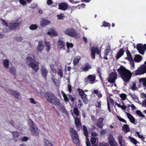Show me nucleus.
Listing matches in <instances>:
<instances>
[{
    "instance_id": "nucleus-1",
    "label": "nucleus",
    "mask_w": 146,
    "mask_h": 146,
    "mask_svg": "<svg viewBox=\"0 0 146 146\" xmlns=\"http://www.w3.org/2000/svg\"><path fill=\"white\" fill-rule=\"evenodd\" d=\"M117 71L124 82H129L132 76V73L129 70L121 66Z\"/></svg>"
},
{
    "instance_id": "nucleus-2",
    "label": "nucleus",
    "mask_w": 146,
    "mask_h": 146,
    "mask_svg": "<svg viewBox=\"0 0 146 146\" xmlns=\"http://www.w3.org/2000/svg\"><path fill=\"white\" fill-rule=\"evenodd\" d=\"M45 96L48 102L51 103L57 106L60 105L59 100L52 93L47 92L45 94Z\"/></svg>"
},
{
    "instance_id": "nucleus-3",
    "label": "nucleus",
    "mask_w": 146,
    "mask_h": 146,
    "mask_svg": "<svg viewBox=\"0 0 146 146\" xmlns=\"http://www.w3.org/2000/svg\"><path fill=\"white\" fill-rule=\"evenodd\" d=\"M28 123L29 126V129L32 134L34 136L38 135L39 133V130L37 129L33 122L32 120L29 119Z\"/></svg>"
},
{
    "instance_id": "nucleus-4",
    "label": "nucleus",
    "mask_w": 146,
    "mask_h": 146,
    "mask_svg": "<svg viewBox=\"0 0 146 146\" xmlns=\"http://www.w3.org/2000/svg\"><path fill=\"white\" fill-rule=\"evenodd\" d=\"M35 61V60L30 56H28L26 58V63L35 72H36L38 70L39 66L34 63Z\"/></svg>"
},
{
    "instance_id": "nucleus-5",
    "label": "nucleus",
    "mask_w": 146,
    "mask_h": 146,
    "mask_svg": "<svg viewBox=\"0 0 146 146\" xmlns=\"http://www.w3.org/2000/svg\"><path fill=\"white\" fill-rule=\"evenodd\" d=\"M0 21L3 25H5L6 26H8L9 29L11 30L15 29L18 27L20 23V22H18L17 20L9 23L8 25V24L4 20L1 19Z\"/></svg>"
},
{
    "instance_id": "nucleus-6",
    "label": "nucleus",
    "mask_w": 146,
    "mask_h": 146,
    "mask_svg": "<svg viewBox=\"0 0 146 146\" xmlns=\"http://www.w3.org/2000/svg\"><path fill=\"white\" fill-rule=\"evenodd\" d=\"M65 34L72 37H75L77 35V33L75 30L70 28L66 29L64 32Z\"/></svg>"
},
{
    "instance_id": "nucleus-7",
    "label": "nucleus",
    "mask_w": 146,
    "mask_h": 146,
    "mask_svg": "<svg viewBox=\"0 0 146 146\" xmlns=\"http://www.w3.org/2000/svg\"><path fill=\"white\" fill-rule=\"evenodd\" d=\"M146 65L143 64L135 71V74L136 75L143 74L146 72V61L145 62Z\"/></svg>"
},
{
    "instance_id": "nucleus-8",
    "label": "nucleus",
    "mask_w": 146,
    "mask_h": 146,
    "mask_svg": "<svg viewBox=\"0 0 146 146\" xmlns=\"http://www.w3.org/2000/svg\"><path fill=\"white\" fill-rule=\"evenodd\" d=\"M117 74L116 72H112L110 73L108 78L109 82L111 83H114L117 79Z\"/></svg>"
},
{
    "instance_id": "nucleus-9",
    "label": "nucleus",
    "mask_w": 146,
    "mask_h": 146,
    "mask_svg": "<svg viewBox=\"0 0 146 146\" xmlns=\"http://www.w3.org/2000/svg\"><path fill=\"white\" fill-rule=\"evenodd\" d=\"M137 47L139 53L142 55L144 54L145 51L146 50V44L144 46L143 44H137Z\"/></svg>"
},
{
    "instance_id": "nucleus-10",
    "label": "nucleus",
    "mask_w": 146,
    "mask_h": 146,
    "mask_svg": "<svg viewBox=\"0 0 146 146\" xmlns=\"http://www.w3.org/2000/svg\"><path fill=\"white\" fill-rule=\"evenodd\" d=\"M108 143L110 146H117V144L112 135H110L108 138Z\"/></svg>"
},
{
    "instance_id": "nucleus-11",
    "label": "nucleus",
    "mask_w": 146,
    "mask_h": 146,
    "mask_svg": "<svg viewBox=\"0 0 146 146\" xmlns=\"http://www.w3.org/2000/svg\"><path fill=\"white\" fill-rule=\"evenodd\" d=\"M58 46L60 50H64L65 48V43L64 42L63 39H60L58 42Z\"/></svg>"
},
{
    "instance_id": "nucleus-12",
    "label": "nucleus",
    "mask_w": 146,
    "mask_h": 146,
    "mask_svg": "<svg viewBox=\"0 0 146 146\" xmlns=\"http://www.w3.org/2000/svg\"><path fill=\"white\" fill-rule=\"evenodd\" d=\"M91 57L92 58L94 59L95 58V54L96 52L97 54H100V52L99 49L96 47L93 46L91 48Z\"/></svg>"
},
{
    "instance_id": "nucleus-13",
    "label": "nucleus",
    "mask_w": 146,
    "mask_h": 146,
    "mask_svg": "<svg viewBox=\"0 0 146 146\" xmlns=\"http://www.w3.org/2000/svg\"><path fill=\"white\" fill-rule=\"evenodd\" d=\"M43 43V41L42 40H40L38 42L36 50L39 52H41L44 48V46L42 44Z\"/></svg>"
},
{
    "instance_id": "nucleus-14",
    "label": "nucleus",
    "mask_w": 146,
    "mask_h": 146,
    "mask_svg": "<svg viewBox=\"0 0 146 146\" xmlns=\"http://www.w3.org/2000/svg\"><path fill=\"white\" fill-rule=\"evenodd\" d=\"M86 79L88 80L90 84H93L95 83L96 76L95 75H90L87 77Z\"/></svg>"
},
{
    "instance_id": "nucleus-15",
    "label": "nucleus",
    "mask_w": 146,
    "mask_h": 146,
    "mask_svg": "<svg viewBox=\"0 0 146 146\" xmlns=\"http://www.w3.org/2000/svg\"><path fill=\"white\" fill-rule=\"evenodd\" d=\"M68 7V5L65 2L60 3L58 5V9L63 11L66 10Z\"/></svg>"
},
{
    "instance_id": "nucleus-16",
    "label": "nucleus",
    "mask_w": 146,
    "mask_h": 146,
    "mask_svg": "<svg viewBox=\"0 0 146 146\" xmlns=\"http://www.w3.org/2000/svg\"><path fill=\"white\" fill-rule=\"evenodd\" d=\"M48 72V71L46 68L44 66H42L41 70V72L42 76L46 78Z\"/></svg>"
},
{
    "instance_id": "nucleus-17",
    "label": "nucleus",
    "mask_w": 146,
    "mask_h": 146,
    "mask_svg": "<svg viewBox=\"0 0 146 146\" xmlns=\"http://www.w3.org/2000/svg\"><path fill=\"white\" fill-rule=\"evenodd\" d=\"M80 117V116H79L74 118L75 124L77 129L79 130L80 129V127H81V123L79 119Z\"/></svg>"
},
{
    "instance_id": "nucleus-18",
    "label": "nucleus",
    "mask_w": 146,
    "mask_h": 146,
    "mask_svg": "<svg viewBox=\"0 0 146 146\" xmlns=\"http://www.w3.org/2000/svg\"><path fill=\"white\" fill-rule=\"evenodd\" d=\"M104 118L102 117L100 118L98 120L97 123V126L100 128H102L104 124L102 123Z\"/></svg>"
},
{
    "instance_id": "nucleus-19",
    "label": "nucleus",
    "mask_w": 146,
    "mask_h": 146,
    "mask_svg": "<svg viewBox=\"0 0 146 146\" xmlns=\"http://www.w3.org/2000/svg\"><path fill=\"white\" fill-rule=\"evenodd\" d=\"M50 22L44 19H42L40 21V25L42 26H44L50 24Z\"/></svg>"
},
{
    "instance_id": "nucleus-20",
    "label": "nucleus",
    "mask_w": 146,
    "mask_h": 146,
    "mask_svg": "<svg viewBox=\"0 0 146 146\" xmlns=\"http://www.w3.org/2000/svg\"><path fill=\"white\" fill-rule=\"evenodd\" d=\"M119 144L121 146H124L125 145V141L123 139V137L119 135L117 137Z\"/></svg>"
},
{
    "instance_id": "nucleus-21",
    "label": "nucleus",
    "mask_w": 146,
    "mask_h": 146,
    "mask_svg": "<svg viewBox=\"0 0 146 146\" xmlns=\"http://www.w3.org/2000/svg\"><path fill=\"white\" fill-rule=\"evenodd\" d=\"M47 34L49 35H53L54 36H56L58 35L55 30L52 28H50Z\"/></svg>"
},
{
    "instance_id": "nucleus-22",
    "label": "nucleus",
    "mask_w": 146,
    "mask_h": 146,
    "mask_svg": "<svg viewBox=\"0 0 146 146\" xmlns=\"http://www.w3.org/2000/svg\"><path fill=\"white\" fill-rule=\"evenodd\" d=\"M70 131L72 138L74 137H76L78 135L77 132L73 128H70Z\"/></svg>"
},
{
    "instance_id": "nucleus-23",
    "label": "nucleus",
    "mask_w": 146,
    "mask_h": 146,
    "mask_svg": "<svg viewBox=\"0 0 146 146\" xmlns=\"http://www.w3.org/2000/svg\"><path fill=\"white\" fill-rule=\"evenodd\" d=\"M58 109L59 110L62 111V113H64L66 115H68V113L63 106L60 105Z\"/></svg>"
},
{
    "instance_id": "nucleus-24",
    "label": "nucleus",
    "mask_w": 146,
    "mask_h": 146,
    "mask_svg": "<svg viewBox=\"0 0 146 146\" xmlns=\"http://www.w3.org/2000/svg\"><path fill=\"white\" fill-rule=\"evenodd\" d=\"M9 60L7 59L3 60V63L4 67L6 69H8L9 67Z\"/></svg>"
},
{
    "instance_id": "nucleus-25",
    "label": "nucleus",
    "mask_w": 146,
    "mask_h": 146,
    "mask_svg": "<svg viewBox=\"0 0 146 146\" xmlns=\"http://www.w3.org/2000/svg\"><path fill=\"white\" fill-rule=\"evenodd\" d=\"M127 115L130 121L132 123L135 124V118L129 113H127Z\"/></svg>"
},
{
    "instance_id": "nucleus-26",
    "label": "nucleus",
    "mask_w": 146,
    "mask_h": 146,
    "mask_svg": "<svg viewBox=\"0 0 146 146\" xmlns=\"http://www.w3.org/2000/svg\"><path fill=\"white\" fill-rule=\"evenodd\" d=\"M142 59V56L139 54L136 55L134 58V60L136 62H140L141 60Z\"/></svg>"
},
{
    "instance_id": "nucleus-27",
    "label": "nucleus",
    "mask_w": 146,
    "mask_h": 146,
    "mask_svg": "<svg viewBox=\"0 0 146 146\" xmlns=\"http://www.w3.org/2000/svg\"><path fill=\"white\" fill-rule=\"evenodd\" d=\"M124 51L123 48H121L119 51L116 56L117 59H118L123 54Z\"/></svg>"
},
{
    "instance_id": "nucleus-28",
    "label": "nucleus",
    "mask_w": 146,
    "mask_h": 146,
    "mask_svg": "<svg viewBox=\"0 0 146 146\" xmlns=\"http://www.w3.org/2000/svg\"><path fill=\"white\" fill-rule=\"evenodd\" d=\"M9 91L11 94L16 98H18L20 95L19 93L18 92L12 90L11 89H10Z\"/></svg>"
},
{
    "instance_id": "nucleus-29",
    "label": "nucleus",
    "mask_w": 146,
    "mask_h": 146,
    "mask_svg": "<svg viewBox=\"0 0 146 146\" xmlns=\"http://www.w3.org/2000/svg\"><path fill=\"white\" fill-rule=\"evenodd\" d=\"M139 81L140 83L145 87V89H146V78H141L139 79Z\"/></svg>"
},
{
    "instance_id": "nucleus-30",
    "label": "nucleus",
    "mask_w": 146,
    "mask_h": 146,
    "mask_svg": "<svg viewBox=\"0 0 146 146\" xmlns=\"http://www.w3.org/2000/svg\"><path fill=\"white\" fill-rule=\"evenodd\" d=\"M91 68V65H89L88 64H86L85 66L82 68V69L83 71L86 72V71H88Z\"/></svg>"
},
{
    "instance_id": "nucleus-31",
    "label": "nucleus",
    "mask_w": 146,
    "mask_h": 146,
    "mask_svg": "<svg viewBox=\"0 0 146 146\" xmlns=\"http://www.w3.org/2000/svg\"><path fill=\"white\" fill-rule=\"evenodd\" d=\"M81 58L80 56H77L73 60V62L74 65H77L79 62V61Z\"/></svg>"
},
{
    "instance_id": "nucleus-32",
    "label": "nucleus",
    "mask_w": 146,
    "mask_h": 146,
    "mask_svg": "<svg viewBox=\"0 0 146 146\" xmlns=\"http://www.w3.org/2000/svg\"><path fill=\"white\" fill-rule=\"evenodd\" d=\"M122 129L125 132L127 133L129 131V126L127 124L124 125Z\"/></svg>"
},
{
    "instance_id": "nucleus-33",
    "label": "nucleus",
    "mask_w": 146,
    "mask_h": 146,
    "mask_svg": "<svg viewBox=\"0 0 146 146\" xmlns=\"http://www.w3.org/2000/svg\"><path fill=\"white\" fill-rule=\"evenodd\" d=\"M73 142L75 144H78L79 142V140L78 138V135L76 137H72Z\"/></svg>"
},
{
    "instance_id": "nucleus-34",
    "label": "nucleus",
    "mask_w": 146,
    "mask_h": 146,
    "mask_svg": "<svg viewBox=\"0 0 146 146\" xmlns=\"http://www.w3.org/2000/svg\"><path fill=\"white\" fill-rule=\"evenodd\" d=\"M14 140L15 141H17V139L18 138L19 134L17 132H13L12 133Z\"/></svg>"
},
{
    "instance_id": "nucleus-35",
    "label": "nucleus",
    "mask_w": 146,
    "mask_h": 146,
    "mask_svg": "<svg viewBox=\"0 0 146 146\" xmlns=\"http://www.w3.org/2000/svg\"><path fill=\"white\" fill-rule=\"evenodd\" d=\"M9 72L12 74L15 75L16 74V70L15 68L10 67L9 69Z\"/></svg>"
},
{
    "instance_id": "nucleus-36",
    "label": "nucleus",
    "mask_w": 146,
    "mask_h": 146,
    "mask_svg": "<svg viewBox=\"0 0 146 146\" xmlns=\"http://www.w3.org/2000/svg\"><path fill=\"white\" fill-rule=\"evenodd\" d=\"M77 91L78 92L80 95L81 97L84 96H86V95L84 94V91L83 90L80 89H78Z\"/></svg>"
},
{
    "instance_id": "nucleus-37",
    "label": "nucleus",
    "mask_w": 146,
    "mask_h": 146,
    "mask_svg": "<svg viewBox=\"0 0 146 146\" xmlns=\"http://www.w3.org/2000/svg\"><path fill=\"white\" fill-rule=\"evenodd\" d=\"M127 54V59L129 61L133 59L131 56V55L129 51H126Z\"/></svg>"
},
{
    "instance_id": "nucleus-38",
    "label": "nucleus",
    "mask_w": 146,
    "mask_h": 146,
    "mask_svg": "<svg viewBox=\"0 0 146 146\" xmlns=\"http://www.w3.org/2000/svg\"><path fill=\"white\" fill-rule=\"evenodd\" d=\"M110 102V103L111 104H113L114 103V101L113 99L110 98L109 99H107V104H108V109L110 110V104L109 102Z\"/></svg>"
},
{
    "instance_id": "nucleus-39",
    "label": "nucleus",
    "mask_w": 146,
    "mask_h": 146,
    "mask_svg": "<svg viewBox=\"0 0 146 146\" xmlns=\"http://www.w3.org/2000/svg\"><path fill=\"white\" fill-rule=\"evenodd\" d=\"M45 46L46 47V50L47 52H48L50 49V44L49 42H45Z\"/></svg>"
},
{
    "instance_id": "nucleus-40",
    "label": "nucleus",
    "mask_w": 146,
    "mask_h": 146,
    "mask_svg": "<svg viewBox=\"0 0 146 146\" xmlns=\"http://www.w3.org/2000/svg\"><path fill=\"white\" fill-rule=\"evenodd\" d=\"M83 129L84 135L86 137H87L88 136V131L86 127L84 125H83Z\"/></svg>"
},
{
    "instance_id": "nucleus-41",
    "label": "nucleus",
    "mask_w": 146,
    "mask_h": 146,
    "mask_svg": "<svg viewBox=\"0 0 146 146\" xmlns=\"http://www.w3.org/2000/svg\"><path fill=\"white\" fill-rule=\"evenodd\" d=\"M73 112L77 117L80 116L79 115L78 110L77 108H74Z\"/></svg>"
},
{
    "instance_id": "nucleus-42",
    "label": "nucleus",
    "mask_w": 146,
    "mask_h": 146,
    "mask_svg": "<svg viewBox=\"0 0 146 146\" xmlns=\"http://www.w3.org/2000/svg\"><path fill=\"white\" fill-rule=\"evenodd\" d=\"M38 28V26L36 24H32L29 27V29L31 30H35Z\"/></svg>"
},
{
    "instance_id": "nucleus-43",
    "label": "nucleus",
    "mask_w": 146,
    "mask_h": 146,
    "mask_svg": "<svg viewBox=\"0 0 146 146\" xmlns=\"http://www.w3.org/2000/svg\"><path fill=\"white\" fill-rule=\"evenodd\" d=\"M111 48L110 47H109L108 48H107L105 50L104 53V56H107L108 53L111 51Z\"/></svg>"
},
{
    "instance_id": "nucleus-44",
    "label": "nucleus",
    "mask_w": 146,
    "mask_h": 146,
    "mask_svg": "<svg viewBox=\"0 0 146 146\" xmlns=\"http://www.w3.org/2000/svg\"><path fill=\"white\" fill-rule=\"evenodd\" d=\"M44 146H52V143L47 140H44Z\"/></svg>"
},
{
    "instance_id": "nucleus-45",
    "label": "nucleus",
    "mask_w": 146,
    "mask_h": 146,
    "mask_svg": "<svg viewBox=\"0 0 146 146\" xmlns=\"http://www.w3.org/2000/svg\"><path fill=\"white\" fill-rule=\"evenodd\" d=\"M136 113L137 115L141 117H145V116L139 110H137L136 111Z\"/></svg>"
},
{
    "instance_id": "nucleus-46",
    "label": "nucleus",
    "mask_w": 146,
    "mask_h": 146,
    "mask_svg": "<svg viewBox=\"0 0 146 146\" xmlns=\"http://www.w3.org/2000/svg\"><path fill=\"white\" fill-rule=\"evenodd\" d=\"M131 68L133 69L135 67L134 62L133 59L129 60Z\"/></svg>"
},
{
    "instance_id": "nucleus-47",
    "label": "nucleus",
    "mask_w": 146,
    "mask_h": 146,
    "mask_svg": "<svg viewBox=\"0 0 146 146\" xmlns=\"http://www.w3.org/2000/svg\"><path fill=\"white\" fill-rule=\"evenodd\" d=\"M58 74L60 76V78L62 77L63 76V72L62 70L60 69H58L57 72Z\"/></svg>"
},
{
    "instance_id": "nucleus-48",
    "label": "nucleus",
    "mask_w": 146,
    "mask_h": 146,
    "mask_svg": "<svg viewBox=\"0 0 146 146\" xmlns=\"http://www.w3.org/2000/svg\"><path fill=\"white\" fill-rule=\"evenodd\" d=\"M58 19H63L64 17V15L63 14L61 13L59 15H57Z\"/></svg>"
},
{
    "instance_id": "nucleus-49",
    "label": "nucleus",
    "mask_w": 146,
    "mask_h": 146,
    "mask_svg": "<svg viewBox=\"0 0 146 146\" xmlns=\"http://www.w3.org/2000/svg\"><path fill=\"white\" fill-rule=\"evenodd\" d=\"M120 97L123 100H124L127 98V95L125 94H121L120 95Z\"/></svg>"
},
{
    "instance_id": "nucleus-50",
    "label": "nucleus",
    "mask_w": 146,
    "mask_h": 146,
    "mask_svg": "<svg viewBox=\"0 0 146 146\" xmlns=\"http://www.w3.org/2000/svg\"><path fill=\"white\" fill-rule=\"evenodd\" d=\"M81 98L83 100L85 104H87V103L88 100L87 98V95H86V96H83L82 97H81Z\"/></svg>"
},
{
    "instance_id": "nucleus-51",
    "label": "nucleus",
    "mask_w": 146,
    "mask_h": 146,
    "mask_svg": "<svg viewBox=\"0 0 146 146\" xmlns=\"http://www.w3.org/2000/svg\"><path fill=\"white\" fill-rule=\"evenodd\" d=\"M129 139L135 145H136L138 143V141H137L132 137H130Z\"/></svg>"
},
{
    "instance_id": "nucleus-52",
    "label": "nucleus",
    "mask_w": 146,
    "mask_h": 146,
    "mask_svg": "<svg viewBox=\"0 0 146 146\" xmlns=\"http://www.w3.org/2000/svg\"><path fill=\"white\" fill-rule=\"evenodd\" d=\"M130 97L134 100L136 101L138 100L137 96L135 94H130Z\"/></svg>"
},
{
    "instance_id": "nucleus-53",
    "label": "nucleus",
    "mask_w": 146,
    "mask_h": 146,
    "mask_svg": "<svg viewBox=\"0 0 146 146\" xmlns=\"http://www.w3.org/2000/svg\"><path fill=\"white\" fill-rule=\"evenodd\" d=\"M62 94L63 95L64 100L66 102L68 101V98L64 92H62Z\"/></svg>"
},
{
    "instance_id": "nucleus-54",
    "label": "nucleus",
    "mask_w": 146,
    "mask_h": 146,
    "mask_svg": "<svg viewBox=\"0 0 146 146\" xmlns=\"http://www.w3.org/2000/svg\"><path fill=\"white\" fill-rule=\"evenodd\" d=\"M131 89L133 90H137V88L136 87V83H133L131 87Z\"/></svg>"
},
{
    "instance_id": "nucleus-55",
    "label": "nucleus",
    "mask_w": 146,
    "mask_h": 146,
    "mask_svg": "<svg viewBox=\"0 0 146 146\" xmlns=\"http://www.w3.org/2000/svg\"><path fill=\"white\" fill-rule=\"evenodd\" d=\"M66 46L67 49L72 48L73 46V44L72 43H70L67 42L66 43Z\"/></svg>"
},
{
    "instance_id": "nucleus-56",
    "label": "nucleus",
    "mask_w": 146,
    "mask_h": 146,
    "mask_svg": "<svg viewBox=\"0 0 146 146\" xmlns=\"http://www.w3.org/2000/svg\"><path fill=\"white\" fill-rule=\"evenodd\" d=\"M117 117L118 119L121 121L124 122L125 123H126V121L123 119L121 118L120 116H117Z\"/></svg>"
},
{
    "instance_id": "nucleus-57",
    "label": "nucleus",
    "mask_w": 146,
    "mask_h": 146,
    "mask_svg": "<svg viewBox=\"0 0 146 146\" xmlns=\"http://www.w3.org/2000/svg\"><path fill=\"white\" fill-rule=\"evenodd\" d=\"M96 141V139L95 137H92L91 139V142L92 144H94Z\"/></svg>"
},
{
    "instance_id": "nucleus-58",
    "label": "nucleus",
    "mask_w": 146,
    "mask_h": 146,
    "mask_svg": "<svg viewBox=\"0 0 146 146\" xmlns=\"http://www.w3.org/2000/svg\"><path fill=\"white\" fill-rule=\"evenodd\" d=\"M103 25L104 27L110 26V23L105 22H104L103 23Z\"/></svg>"
},
{
    "instance_id": "nucleus-59",
    "label": "nucleus",
    "mask_w": 146,
    "mask_h": 146,
    "mask_svg": "<svg viewBox=\"0 0 146 146\" xmlns=\"http://www.w3.org/2000/svg\"><path fill=\"white\" fill-rule=\"evenodd\" d=\"M28 139V138L25 137L21 139V140L22 141H26Z\"/></svg>"
},
{
    "instance_id": "nucleus-60",
    "label": "nucleus",
    "mask_w": 146,
    "mask_h": 146,
    "mask_svg": "<svg viewBox=\"0 0 146 146\" xmlns=\"http://www.w3.org/2000/svg\"><path fill=\"white\" fill-rule=\"evenodd\" d=\"M19 2L23 5H25L26 3V2L24 0H19Z\"/></svg>"
},
{
    "instance_id": "nucleus-61",
    "label": "nucleus",
    "mask_w": 146,
    "mask_h": 146,
    "mask_svg": "<svg viewBox=\"0 0 146 146\" xmlns=\"http://www.w3.org/2000/svg\"><path fill=\"white\" fill-rule=\"evenodd\" d=\"M52 3V0H47V3L48 5H51Z\"/></svg>"
},
{
    "instance_id": "nucleus-62",
    "label": "nucleus",
    "mask_w": 146,
    "mask_h": 146,
    "mask_svg": "<svg viewBox=\"0 0 146 146\" xmlns=\"http://www.w3.org/2000/svg\"><path fill=\"white\" fill-rule=\"evenodd\" d=\"M141 96L142 98L146 99V94L144 93H141Z\"/></svg>"
},
{
    "instance_id": "nucleus-63",
    "label": "nucleus",
    "mask_w": 146,
    "mask_h": 146,
    "mask_svg": "<svg viewBox=\"0 0 146 146\" xmlns=\"http://www.w3.org/2000/svg\"><path fill=\"white\" fill-rule=\"evenodd\" d=\"M96 106L98 108H100L101 106V102H97V104H96Z\"/></svg>"
},
{
    "instance_id": "nucleus-64",
    "label": "nucleus",
    "mask_w": 146,
    "mask_h": 146,
    "mask_svg": "<svg viewBox=\"0 0 146 146\" xmlns=\"http://www.w3.org/2000/svg\"><path fill=\"white\" fill-rule=\"evenodd\" d=\"M68 96H69V98L70 99V100L72 102H73L74 101V98H73L72 97V95H69Z\"/></svg>"
}]
</instances>
